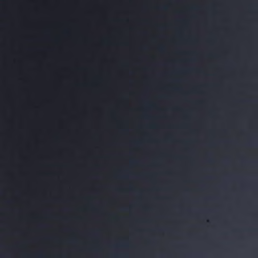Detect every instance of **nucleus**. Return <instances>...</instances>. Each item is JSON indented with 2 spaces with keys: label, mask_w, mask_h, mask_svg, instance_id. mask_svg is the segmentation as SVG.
Returning a JSON list of instances; mask_svg holds the SVG:
<instances>
[{
  "label": "nucleus",
  "mask_w": 258,
  "mask_h": 258,
  "mask_svg": "<svg viewBox=\"0 0 258 258\" xmlns=\"http://www.w3.org/2000/svg\"><path fill=\"white\" fill-rule=\"evenodd\" d=\"M148 49V47L146 46H142L140 47V49L142 51L147 50Z\"/></svg>",
  "instance_id": "4"
},
{
  "label": "nucleus",
  "mask_w": 258,
  "mask_h": 258,
  "mask_svg": "<svg viewBox=\"0 0 258 258\" xmlns=\"http://www.w3.org/2000/svg\"><path fill=\"white\" fill-rule=\"evenodd\" d=\"M44 50L50 51V50H51V49H44Z\"/></svg>",
  "instance_id": "6"
},
{
  "label": "nucleus",
  "mask_w": 258,
  "mask_h": 258,
  "mask_svg": "<svg viewBox=\"0 0 258 258\" xmlns=\"http://www.w3.org/2000/svg\"><path fill=\"white\" fill-rule=\"evenodd\" d=\"M171 64H184V63H171ZM205 64H228L227 63H205ZM254 64H258L254 63Z\"/></svg>",
  "instance_id": "2"
},
{
  "label": "nucleus",
  "mask_w": 258,
  "mask_h": 258,
  "mask_svg": "<svg viewBox=\"0 0 258 258\" xmlns=\"http://www.w3.org/2000/svg\"><path fill=\"white\" fill-rule=\"evenodd\" d=\"M176 67L178 66V67H179V66H175ZM181 66H180V67H181ZM226 67H228V66H226ZM230 66H228V67H229ZM234 67H235L236 66H234Z\"/></svg>",
  "instance_id": "7"
},
{
  "label": "nucleus",
  "mask_w": 258,
  "mask_h": 258,
  "mask_svg": "<svg viewBox=\"0 0 258 258\" xmlns=\"http://www.w3.org/2000/svg\"><path fill=\"white\" fill-rule=\"evenodd\" d=\"M30 50H33V51H36V50H38L39 49H29Z\"/></svg>",
  "instance_id": "5"
},
{
  "label": "nucleus",
  "mask_w": 258,
  "mask_h": 258,
  "mask_svg": "<svg viewBox=\"0 0 258 258\" xmlns=\"http://www.w3.org/2000/svg\"><path fill=\"white\" fill-rule=\"evenodd\" d=\"M157 49L161 53H164L166 52V47L163 45L159 46Z\"/></svg>",
  "instance_id": "1"
},
{
  "label": "nucleus",
  "mask_w": 258,
  "mask_h": 258,
  "mask_svg": "<svg viewBox=\"0 0 258 258\" xmlns=\"http://www.w3.org/2000/svg\"><path fill=\"white\" fill-rule=\"evenodd\" d=\"M162 8V9H166V7H163Z\"/></svg>",
  "instance_id": "8"
},
{
  "label": "nucleus",
  "mask_w": 258,
  "mask_h": 258,
  "mask_svg": "<svg viewBox=\"0 0 258 258\" xmlns=\"http://www.w3.org/2000/svg\"><path fill=\"white\" fill-rule=\"evenodd\" d=\"M252 51L255 53L258 54V45L257 46L256 44L252 48Z\"/></svg>",
  "instance_id": "3"
}]
</instances>
